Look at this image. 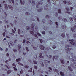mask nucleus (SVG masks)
Instances as JSON below:
<instances>
[{
	"mask_svg": "<svg viewBox=\"0 0 76 76\" xmlns=\"http://www.w3.org/2000/svg\"><path fill=\"white\" fill-rule=\"evenodd\" d=\"M66 48H65V50H66V53H67V54L70 53H71L70 51L71 50V48H69L71 47V45H66Z\"/></svg>",
	"mask_w": 76,
	"mask_h": 76,
	"instance_id": "nucleus-1",
	"label": "nucleus"
},
{
	"mask_svg": "<svg viewBox=\"0 0 76 76\" xmlns=\"http://www.w3.org/2000/svg\"><path fill=\"white\" fill-rule=\"evenodd\" d=\"M37 4L36 7L37 8H38L40 5H42L43 4V2L41 1H40L39 2H37Z\"/></svg>",
	"mask_w": 76,
	"mask_h": 76,
	"instance_id": "nucleus-2",
	"label": "nucleus"
},
{
	"mask_svg": "<svg viewBox=\"0 0 76 76\" xmlns=\"http://www.w3.org/2000/svg\"><path fill=\"white\" fill-rule=\"evenodd\" d=\"M29 32H30V33L31 34H32V35H34V36L38 38V37H37V34H34V33L33 31H29Z\"/></svg>",
	"mask_w": 76,
	"mask_h": 76,
	"instance_id": "nucleus-3",
	"label": "nucleus"
},
{
	"mask_svg": "<svg viewBox=\"0 0 76 76\" xmlns=\"http://www.w3.org/2000/svg\"><path fill=\"white\" fill-rule=\"evenodd\" d=\"M76 30V25H75L74 26L73 28H71V30L72 31V32H74L75 31V30Z\"/></svg>",
	"mask_w": 76,
	"mask_h": 76,
	"instance_id": "nucleus-4",
	"label": "nucleus"
},
{
	"mask_svg": "<svg viewBox=\"0 0 76 76\" xmlns=\"http://www.w3.org/2000/svg\"><path fill=\"white\" fill-rule=\"evenodd\" d=\"M35 26V24L33 23L32 24H31V29L32 30V31H34V27Z\"/></svg>",
	"mask_w": 76,
	"mask_h": 76,
	"instance_id": "nucleus-5",
	"label": "nucleus"
},
{
	"mask_svg": "<svg viewBox=\"0 0 76 76\" xmlns=\"http://www.w3.org/2000/svg\"><path fill=\"white\" fill-rule=\"evenodd\" d=\"M69 41L71 42L70 44L72 45H74L75 44V43L74 42V40L73 39H69Z\"/></svg>",
	"mask_w": 76,
	"mask_h": 76,
	"instance_id": "nucleus-6",
	"label": "nucleus"
},
{
	"mask_svg": "<svg viewBox=\"0 0 76 76\" xmlns=\"http://www.w3.org/2000/svg\"><path fill=\"white\" fill-rule=\"evenodd\" d=\"M48 4H46V5H45V7H44V10H47L48 9Z\"/></svg>",
	"mask_w": 76,
	"mask_h": 76,
	"instance_id": "nucleus-7",
	"label": "nucleus"
},
{
	"mask_svg": "<svg viewBox=\"0 0 76 76\" xmlns=\"http://www.w3.org/2000/svg\"><path fill=\"white\" fill-rule=\"evenodd\" d=\"M55 59L56 60H57L58 59V56H56H56H53V58H52V60H53V61H54V59H55Z\"/></svg>",
	"mask_w": 76,
	"mask_h": 76,
	"instance_id": "nucleus-8",
	"label": "nucleus"
},
{
	"mask_svg": "<svg viewBox=\"0 0 76 76\" xmlns=\"http://www.w3.org/2000/svg\"><path fill=\"white\" fill-rule=\"evenodd\" d=\"M39 57L41 58H42V59H44V56H43L42 54V53H39Z\"/></svg>",
	"mask_w": 76,
	"mask_h": 76,
	"instance_id": "nucleus-9",
	"label": "nucleus"
},
{
	"mask_svg": "<svg viewBox=\"0 0 76 76\" xmlns=\"http://www.w3.org/2000/svg\"><path fill=\"white\" fill-rule=\"evenodd\" d=\"M39 48H40V49L43 50H44L45 47L43 45H40V46H39Z\"/></svg>",
	"mask_w": 76,
	"mask_h": 76,
	"instance_id": "nucleus-10",
	"label": "nucleus"
},
{
	"mask_svg": "<svg viewBox=\"0 0 76 76\" xmlns=\"http://www.w3.org/2000/svg\"><path fill=\"white\" fill-rule=\"evenodd\" d=\"M21 48V45L20 44H18L17 45V48L18 49V50H20Z\"/></svg>",
	"mask_w": 76,
	"mask_h": 76,
	"instance_id": "nucleus-11",
	"label": "nucleus"
},
{
	"mask_svg": "<svg viewBox=\"0 0 76 76\" xmlns=\"http://www.w3.org/2000/svg\"><path fill=\"white\" fill-rule=\"evenodd\" d=\"M20 3L21 5H24L25 4L24 0H23V1H22V0H20Z\"/></svg>",
	"mask_w": 76,
	"mask_h": 76,
	"instance_id": "nucleus-12",
	"label": "nucleus"
},
{
	"mask_svg": "<svg viewBox=\"0 0 76 76\" xmlns=\"http://www.w3.org/2000/svg\"><path fill=\"white\" fill-rule=\"evenodd\" d=\"M8 7L10 8V9H11V10H13V7H12V6L10 5H9L8 6Z\"/></svg>",
	"mask_w": 76,
	"mask_h": 76,
	"instance_id": "nucleus-13",
	"label": "nucleus"
},
{
	"mask_svg": "<svg viewBox=\"0 0 76 76\" xmlns=\"http://www.w3.org/2000/svg\"><path fill=\"white\" fill-rule=\"evenodd\" d=\"M67 4L69 5H71L72 4V3L71 2L68 1H67Z\"/></svg>",
	"mask_w": 76,
	"mask_h": 76,
	"instance_id": "nucleus-14",
	"label": "nucleus"
},
{
	"mask_svg": "<svg viewBox=\"0 0 76 76\" xmlns=\"http://www.w3.org/2000/svg\"><path fill=\"white\" fill-rule=\"evenodd\" d=\"M60 61L61 62L62 64H64V59H61Z\"/></svg>",
	"mask_w": 76,
	"mask_h": 76,
	"instance_id": "nucleus-15",
	"label": "nucleus"
},
{
	"mask_svg": "<svg viewBox=\"0 0 76 76\" xmlns=\"http://www.w3.org/2000/svg\"><path fill=\"white\" fill-rule=\"evenodd\" d=\"M60 74H61V75L62 76H64V72L61 71L60 72Z\"/></svg>",
	"mask_w": 76,
	"mask_h": 76,
	"instance_id": "nucleus-16",
	"label": "nucleus"
},
{
	"mask_svg": "<svg viewBox=\"0 0 76 76\" xmlns=\"http://www.w3.org/2000/svg\"><path fill=\"white\" fill-rule=\"evenodd\" d=\"M4 6H5V9H6V10H8V8L7 6V4H4Z\"/></svg>",
	"mask_w": 76,
	"mask_h": 76,
	"instance_id": "nucleus-17",
	"label": "nucleus"
},
{
	"mask_svg": "<svg viewBox=\"0 0 76 76\" xmlns=\"http://www.w3.org/2000/svg\"><path fill=\"white\" fill-rule=\"evenodd\" d=\"M5 65V66L6 67H7V68H8V69H10V67H8V66H9V64L8 63H7Z\"/></svg>",
	"mask_w": 76,
	"mask_h": 76,
	"instance_id": "nucleus-18",
	"label": "nucleus"
},
{
	"mask_svg": "<svg viewBox=\"0 0 76 76\" xmlns=\"http://www.w3.org/2000/svg\"><path fill=\"white\" fill-rule=\"evenodd\" d=\"M32 5H35V1L34 0H32Z\"/></svg>",
	"mask_w": 76,
	"mask_h": 76,
	"instance_id": "nucleus-19",
	"label": "nucleus"
},
{
	"mask_svg": "<svg viewBox=\"0 0 76 76\" xmlns=\"http://www.w3.org/2000/svg\"><path fill=\"white\" fill-rule=\"evenodd\" d=\"M38 27L37 26H35V29L36 30L37 32H38V30H37V29L38 28Z\"/></svg>",
	"mask_w": 76,
	"mask_h": 76,
	"instance_id": "nucleus-20",
	"label": "nucleus"
},
{
	"mask_svg": "<svg viewBox=\"0 0 76 76\" xmlns=\"http://www.w3.org/2000/svg\"><path fill=\"white\" fill-rule=\"evenodd\" d=\"M62 28L63 29H66V28L65 26H62Z\"/></svg>",
	"mask_w": 76,
	"mask_h": 76,
	"instance_id": "nucleus-21",
	"label": "nucleus"
},
{
	"mask_svg": "<svg viewBox=\"0 0 76 76\" xmlns=\"http://www.w3.org/2000/svg\"><path fill=\"white\" fill-rule=\"evenodd\" d=\"M21 30L20 29H18V33L19 34H20L21 33Z\"/></svg>",
	"mask_w": 76,
	"mask_h": 76,
	"instance_id": "nucleus-22",
	"label": "nucleus"
},
{
	"mask_svg": "<svg viewBox=\"0 0 76 76\" xmlns=\"http://www.w3.org/2000/svg\"><path fill=\"white\" fill-rule=\"evenodd\" d=\"M11 72H12V70H9L8 71V72H7V73H8V74H9Z\"/></svg>",
	"mask_w": 76,
	"mask_h": 76,
	"instance_id": "nucleus-23",
	"label": "nucleus"
},
{
	"mask_svg": "<svg viewBox=\"0 0 76 76\" xmlns=\"http://www.w3.org/2000/svg\"><path fill=\"white\" fill-rule=\"evenodd\" d=\"M7 18H5V19H4V22H5L6 23H8V21L7 20H6V19H7Z\"/></svg>",
	"mask_w": 76,
	"mask_h": 76,
	"instance_id": "nucleus-24",
	"label": "nucleus"
},
{
	"mask_svg": "<svg viewBox=\"0 0 76 76\" xmlns=\"http://www.w3.org/2000/svg\"><path fill=\"white\" fill-rule=\"evenodd\" d=\"M46 18H47V19H50V16L48 15H46Z\"/></svg>",
	"mask_w": 76,
	"mask_h": 76,
	"instance_id": "nucleus-25",
	"label": "nucleus"
},
{
	"mask_svg": "<svg viewBox=\"0 0 76 76\" xmlns=\"http://www.w3.org/2000/svg\"><path fill=\"white\" fill-rule=\"evenodd\" d=\"M21 60V59L20 58H19V59H17L16 60V62H19Z\"/></svg>",
	"mask_w": 76,
	"mask_h": 76,
	"instance_id": "nucleus-26",
	"label": "nucleus"
},
{
	"mask_svg": "<svg viewBox=\"0 0 76 76\" xmlns=\"http://www.w3.org/2000/svg\"><path fill=\"white\" fill-rule=\"evenodd\" d=\"M61 36L62 37L64 38L65 37V35H64V33H63L62 34Z\"/></svg>",
	"mask_w": 76,
	"mask_h": 76,
	"instance_id": "nucleus-27",
	"label": "nucleus"
},
{
	"mask_svg": "<svg viewBox=\"0 0 76 76\" xmlns=\"http://www.w3.org/2000/svg\"><path fill=\"white\" fill-rule=\"evenodd\" d=\"M48 22L49 23V24H50V25H51L52 24H53V22H52L51 21H48Z\"/></svg>",
	"mask_w": 76,
	"mask_h": 76,
	"instance_id": "nucleus-28",
	"label": "nucleus"
},
{
	"mask_svg": "<svg viewBox=\"0 0 76 76\" xmlns=\"http://www.w3.org/2000/svg\"><path fill=\"white\" fill-rule=\"evenodd\" d=\"M68 69H69V70L71 71H72V69L71 68V67L70 66H68Z\"/></svg>",
	"mask_w": 76,
	"mask_h": 76,
	"instance_id": "nucleus-29",
	"label": "nucleus"
},
{
	"mask_svg": "<svg viewBox=\"0 0 76 76\" xmlns=\"http://www.w3.org/2000/svg\"><path fill=\"white\" fill-rule=\"evenodd\" d=\"M70 20L71 22H72L74 20L73 18H71V17L70 18Z\"/></svg>",
	"mask_w": 76,
	"mask_h": 76,
	"instance_id": "nucleus-30",
	"label": "nucleus"
},
{
	"mask_svg": "<svg viewBox=\"0 0 76 76\" xmlns=\"http://www.w3.org/2000/svg\"><path fill=\"white\" fill-rule=\"evenodd\" d=\"M26 30H29L30 29V27L29 26L26 27Z\"/></svg>",
	"mask_w": 76,
	"mask_h": 76,
	"instance_id": "nucleus-31",
	"label": "nucleus"
},
{
	"mask_svg": "<svg viewBox=\"0 0 76 76\" xmlns=\"http://www.w3.org/2000/svg\"><path fill=\"white\" fill-rule=\"evenodd\" d=\"M33 69H32V68H30V70H29L28 71V72H32Z\"/></svg>",
	"mask_w": 76,
	"mask_h": 76,
	"instance_id": "nucleus-32",
	"label": "nucleus"
},
{
	"mask_svg": "<svg viewBox=\"0 0 76 76\" xmlns=\"http://www.w3.org/2000/svg\"><path fill=\"white\" fill-rule=\"evenodd\" d=\"M55 24H56V25L57 26H56V28H58V23L57 22H56V23H55Z\"/></svg>",
	"mask_w": 76,
	"mask_h": 76,
	"instance_id": "nucleus-33",
	"label": "nucleus"
},
{
	"mask_svg": "<svg viewBox=\"0 0 76 76\" xmlns=\"http://www.w3.org/2000/svg\"><path fill=\"white\" fill-rule=\"evenodd\" d=\"M67 20L66 18H63V22H65L67 21Z\"/></svg>",
	"mask_w": 76,
	"mask_h": 76,
	"instance_id": "nucleus-34",
	"label": "nucleus"
},
{
	"mask_svg": "<svg viewBox=\"0 0 76 76\" xmlns=\"http://www.w3.org/2000/svg\"><path fill=\"white\" fill-rule=\"evenodd\" d=\"M61 9H59L58 10V12L59 13H61Z\"/></svg>",
	"mask_w": 76,
	"mask_h": 76,
	"instance_id": "nucleus-35",
	"label": "nucleus"
},
{
	"mask_svg": "<svg viewBox=\"0 0 76 76\" xmlns=\"http://www.w3.org/2000/svg\"><path fill=\"white\" fill-rule=\"evenodd\" d=\"M13 68L14 69V70L15 72H17V69L15 67H13Z\"/></svg>",
	"mask_w": 76,
	"mask_h": 76,
	"instance_id": "nucleus-36",
	"label": "nucleus"
},
{
	"mask_svg": "<svg viewBox=\"0 0 76 76\" xmlns=\"http://www.w3.org/2000/svg\"><path fill=\"white\" fill-rule=\"evenodd\" d=\"M12 65L13 66L15 67H16V65H15V63H13V64H12Z\"/></svg>",
	"mask_w": 76,
	"mask_h": 76,
	"instance_id": "nucleus-37",
	"label": "nucleus"
},
{
	"mask_svg": "<svg viewBox=\"0 0 76 76\" xmlns=\"http://www.w3.org/2000/svg\"><path fill=\"white\" fill-rule=\"evenodd\" d=\"M66 10L67 11H69L70 10V9L69 8H66Z\"/></svg>",
	"mask_w": 76,
	"mask_h": 76,
	"instance_id": "nucleus-38",
	"label": "nucleus"
},
{
	"mask_svg": "<svg viewBox=\"0 0 76 76\" xmlns=\"http://www.w3.org/2000/svg\"><path fill=\"white\" fill-rule=\"evenodd\" d=\"M62 17L61 16H59L58 17V19L59 20H62Z\"/></svg>",
	"mask_w": 76,
	"mask_h": 76,
	"instance_id": "nucleus-39",
	"label": "nucleus"
},
{
	"mask_svg": "<svg viewBox=\"0 0 76 76\" xmlns=\"http://www.w3.org/2000/svg\"><path fill=\"white\" fill-rule=\"evenodd\" d=\"M33 62L35 64H37V61H35V60H33Z\"/></svg>",
	"mask_w": 76,
	"mask_h": 76,
	"instance_id": "nucleus-40",
	"label": "nucleus"
},
{
	"mask_svg": "<svg viewBox=\"0 0 76 76\" xmlns=\"http://www.w3.org/2000/svg\"><path fill=\"white\" fill-rule=\"evenodd\" d=\"M37 35L39 36H40L41 37L42 35H41L40 34V33H37Z\"/></svg>",
	"mask_w": 76,
	"mask_h": 76,
	"instance_id": "nucleus-41",
	"label": "nucleus"
},
{
	"mask_svg": "<svg viewBox=\"0 0 76 76\" xmlns=\"http://www.w3.org/2000/svg\"><path fill=\"white\" fill-rule=\"evenodd\" d=\"M25 67L26 69H28L29 68V66L28 65H25Z\"/></svg>",
	"mask_w": 76,
	"mask_h": 76,
	"instance_id": "nucleus-42",
	"label": "nucleus"
},
{
	"mask_svg": "<svg viewBox=\"0 0 76 76\" xmlns=\"http://www.w3.org/2000/svg\"><path fill=\"white\" fill-rule=\"evenodd\" d=\"M25 14L26 15H29L30 14L29 12H26L25 13Z\"/></svg>",
	"mask_w": 76,
	"mask_h": 76,
	"instance_id": "nucleus-43",
	"label": "nucleus"
},
{
	"mask_svg": "<svg viewBox=\"0 0 76 76\" xmlns=\"http://www.w3.org/2000/svg\"><path fill=\"white\" fill-rule=\"evenodd\" d=\"M26 49L27 51L28 52L29 51V50L28 49V48L27 47H26Z\"/></svg>",
	"mask_w": 76,
	"mask_h": 76,
	"instance_id": "nucleus-44",
	"label": "nucleus"
},
{
	"mask_svg": "<svg viewBox=\"0 0 76 76\" xmlns=\"http://www.w3.org/2000/svg\"><path fill=\"white\" fill-rule=\"evenodd\" d=\"M18 64L20 65H21L22 66H23V64H22V63H20V62L18 63Z\"/></svg>",
	"mask_w": 76,
	"mask_h": 76,
	"instance_id": "nucleus-45",
	"label": "nucleus"
},
{
	"mask_svg": "<svg viewBox=\"0 0 76 76\" xmlns=\"http://www.w3.org/2000/svg\"><path fill=\"white\" fill-rule=\"evenodd\" d=\"M41 66H42V67H44V65L43 63V62H42V64H41Z\"/></svg>",
	"mask_w": 76,
	"mask_h": 76,
	"instance_id": "nucleus-46",
	"label": "nucleus"
},
{
	"mask_svg": "<svg viewBox=\"0 0 76 76\" xmlns=\"http://www.w3.org/2000/svg\"><path fill=\"white\" fill-rule=\"evenodd\" d=\"M55 16H56V17H57V16H58V13H57L56 12L55 13Z\"/></svg>",
	"mask_w": 76,
	"mask_h": 76,
	"instance_id": "nucleus-47",
	"label": "nucleus"
},
{
	"mask_svg": "<svg viewBox=\"0 0 76 76\" xmlns=\"http://www.w3.org/2000/svg\"><path fill=\"white\" fill-rule=\"evenodd\" d=\"M73 36L75 38L76 37V34L75 33L73 34Z\"/></svg>",
	"mask_w": 76,
	"mask_h": 76,
	"instance_id": "nucleus-48",
	"label": "nucleus"
},
{
	"mask_svg": "<svg viewBox=\"0 0 76 76\" xmlns=\"http://www.w3.org/2000/svg\"><path fill=\"white\" fill-rule=\"evenodd\" d=\"M39 41H40V43H43V40L42 39H39Z\"/></svg>",
	"mask_w": 76,
	"mask_h": 76,
	"instance_id": "nucleus-49",
	"label": "nucleus"
},
{
	"mask_svg": "<svg viewBox=\"0 0 76 76\" xmlns=\"http://www.w3.org/2000/svg\"><path fill=\"white\" fill-rule=\"evenodd\" d=\"M42 22L43 23H45V20L42 19Z\"/></svg>",
	"mask_w": 76,
	"mask_h": 76,
	"instance_id": "nucleus-50",
	"label": "nucleus"
},
{
	"mask_svg": "<svg viewBox=\"0 0 76 76\" xmlns=\"http://www.w3.org/2000/svg\"><path fill=\"white\" fill-rule=\"evenodd\" d=\"M26 44H30V42H29V41H26Z\"/></svg>",
	"mask_w": 76,
	"mask_h": 76,
	"instance_id": "nucleus-51",
	"label": "nucleus"
},
{
	"mask_svg": "<svg viewBox=\"0 0 76 76\" xmlns=\"http://www.w3.org/2000/svg\"><path fill=\"white\" fill-rule=\"evenodd\" d=\"M65 12L66 13H68V14H70L71 13V12H69L68 11H65Z\"/></svg>",
	"mask_w": 76,
	"mask_h": 76,
	"instance_id": "nucleus-52",
	"label": "nucleus"
},
{
	"mask_svg": "<svg viewBox=\"0 0 76 76\" xmlns=\"http://www.w3.org/2000/svg\"><path fill=\"white\" fill-rule=\"evenodd\" d=\"M34 68L35 69H37V67L36 66H34Z\"/></svg>",
	"mask_w": 76,
	"mask_h": 76,
	"instance_id": "nucleus-53",
	"label": "nucleus"
},
{
	"mask_svg": "<svg viewBox=\"0 0 76 76\" xmlns=\"http://www.w3.org/2000/svg\"><path fill=\"white\" fill-rule=\"evenodd\" d=\"M33 48H34V50H37V48H36V47H33Z\"/></svg>",
	"mask_w": 76,
	"mask_h": 76,
	"instance_id": "nucleus-54",
	"label": "nucleus"
},
{
	"mask_svg": "<svg viewBox=\"0 0 76 76\" xmlns=\"http://www.w3.org/2000/svg\"><path fill=\"white\" fill-rule=\"evenodd\" d=\"M42 10V9H41L39 10H38V12H41Z\"/></svg>",
	"mask_w": 76,
	"mask_h": 76,
	"instance_id": "nucleus-55",
	"label": "nucleus"
},
{
	"mask_svg": "<svg viewBox=\"0 0 76 76\" xmlns=\"http://www.w3.org/2000/svg\"><path fill=\"white\" fill-rule=\"evenodd\" d=\"M23 72V70H21L20 71V73L21 74H22Z\"/></svg>",
	"mask_w": 76,
	"mask_h": 76,
	"instance_id": "nucleus-56",
	"label": "nucleus"
},
{
	"mask_svg": "<svg viewBox=\"0 0 76 76\" xmlns=\"http://www.w3.org/2000/svg\"><path fill=\"white\" fill-rule=\"evenodd\" d=\"M42 34H43L44 35H45V32L44 31H42Z\"/></svg>",
	"mask_w": 76,
	"mask_h": 76,
	"instance_id": "nucleus-57",
	"label": "nucleus"
},
{
	"mask_svg": "<svg viewBox=\"0 0 76 76\" xmlns=\"http://www.w3.org/2000/svg\"><path fill=\"white\" fill-rule=\"evenodd\" d=\"M52 57V56L50 55L49 56V59H50Z\"/></svg>",
	"mask_w": 76,
	"mask_h": 76,
	"instance_id": "nucleus-58",
	"label": "nucleus"
},
{
	"mask_svg": "<svg viewBox=\"0 0 76 76\" xmlns=\"http://www.w3.org/2000/svg\"><path fill=\"white\" fill-rule=\"evenodd\" d=\"M62 2H63L64 4H66V1H62Z\"/></svg>",
	"mask_w": 76,
	"mask_h": 76,
	"instance_id": "nucleus-59",
	"label": "nucleus"
},
{
	"mask_svg": "<svg viewBox=\"0 0 76 76\" xmlns=\"http://www.w3.org/2000/svg\"><path fill=\"white\" fill-rule=\"evenodd\" d=\"M56 48V46L55 45H53V46H52V48H53V49H55Z\"/></svg>",
	"mask_w": 76,
	"mask_h": 76,
	"instance_id": "nucleus-60",
	"label": "nucleus"
},
{
	"mask_svg": "<svg viewBox=\"0 0 76 76\" xmlns=\"http://www.w3.org/2000/svg\"><path fill=\"white\" fill-rule=\"evenodd\" d=\"M47 0V2L48 3H50V0Z\"/></svg>",
	"mask_w": 76,
	"mask_h": 76,
	"instance_id": "nucleus-61",
	"label": "nucleus"
},
{
	"mask_svg": "<svg viewBox=\"0 0 76 76\" xmlns=\"http://www.w3.org/2000/svg\"><path fill=\"white\" fill-rule=\"evenodd\" d=\"M2 34H3V36L4 37L5 36V32H4V33H3Z\"/></svg>",
	"mask_w": 76,
	"mask_h": 76,
	"instance_id": "nucleus-62",
	"label": "nucleus"
},
{
	"mask_svg": "<svg viewBox=\"0 0 76 76\" xmlns=\"http://www.w3.org/2000/svg\"><path fill=\"white\" fill-rule=\"evenodd\" d=\"M49 33H50V34L51 35L52 34V32H51V31H48Z\"/></svg>",
	"mask_w": 76,
	"mask_h": 76,
	"instance_id": "nucleus-63",
	"label": "nucleus"
},
{
	"mask_svg": "<svg viewBox=\"0 0 76 76\" xmlns=\"http://www.w3.org/2000/svg\"><path fill=\"white\" fill-rule=\"evenodd\" d=\"M48 69H49V70H50L52 71V69L51 68L49 67V68H48Z\"/></svg>",
	"mask_w": 76,
	"mask_h": 76,
	"instance_id": "nucleus-64",
	"label": "nucleus"
}]
</instances>
